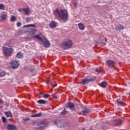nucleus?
Returning a JSON list of instances; mask_svg holds the SVG:
<instances>
[{
    "label": "nucleus",
    "instance_id": "f257e3e1",
    "mask_svg": "<svg viewBox=\"0 0 130 130\" xmlns=\"http://www.w3.org/2000/svg\"><path fill=\"white\" fill-rule=\"evenodd\" d=\"M55 12L59 16L60 19H61L62 21H66L69 19V13L66 10H58L56 9Z\"/></svg>",
    "mask_w": 130,
    "mask_h": 130
},
{
    "label": "nucleus",
    "instance_id": "f03ea898",
    "mask_svg": "<svg viewBox=\"0 0 130 130\" xmlns=\"http://www.w3.org/2000/svg\"><path fill=\"white\" fill-rule=\"evenodd\" d=\"M32 37L40 40V41L43 43L44 47L46 48H47L50 46V43L48 42V41H46V38L43 37L42 34L34 35Z\"/></svg>",
    "mask_w": 130,
    "mask_h": 130
},
{
    "label": "nucleus",
    "instance_id": "7ed1b4c3",
    "mask_svg": "<svg viewBox=\"0 0 130 130\" xmlns=\"http://www.w3.org/2000/svg\"><path fill=\"white\" fill-rule=\"evenodd\" d=\"M73 44V41L70 40V39H67L63 42L61 46L64 49H69V48H71Z\"/></svg>",
    "mask_w": 130,
    "mask_h": 130
},
{
    "label": "nucleus",
    "instance_id": "20e7f679",
    "mask_svg": "<svg viewBox=\"0 0 130 130\" xmlns=\"http://www.w3.org/2000/svg\"><path fill=\"white\" fill-rule=\"evenodd\" d=\"M14 50L12 48L5 47L3 49V52L6 56H11Z\"/></svg>",
    "mask_w": 130,
    "mask_h": 130
},
{
    "label": "nucleus",
    "instance_id": "39448f33",
    "mask_svg": "<svg viewBox=\"0 0 130 130\" xmlns=\"http://www.w3.org/2000/svg\"><path fill=\"white\" fill-rule=\"evenodd\" d=\"M10 64L11 66L10 69H11V70H15V69H18L19 67V62L13 60L10 63Z\"/></svg>",
    "mask_w": 130,
    "mask_h": 130
},
{
    "label": "nucleus",
    "instance_id": "423d86ee",
    "mask_svg": "<svg viewBox=\"0 0 130 130\" xmlns=\"http://www.w3.org/2000/svg\"><path fill=\"white\" fill-rule=\"evenodd\" d=\"M93 80L92 79H88L87 78L82 79L81 80V84L82 85H87L88 83H89V82H93Z\"/></svg>",
    "mask_w": 130,
    "mask_h": 130
},
{
    "label": "nucleus",
    "instance_id": "0eeeda50",
    "mask_svg": "<svg viewBox=\"0 0 130 130\" xmlns=\"http://www.w3.org/2000/svg\"><path fill=\"white\" fill-rule=\"evenodd\" d=\"M123 121L118 119V120H114L113 123L114 125H117V126H119L122 124Z\"/></svg>",
    "mask_w": 130,
    "mask_h": 130
},
{
    "label": "nucleus",
    "instance_id": "6e6552de",
    "mask_svg": "<svg viewBox=\"0 0 130 130\" xmlns=\"http://www.w3.org/2000/svg\"><path fill=\"white\" fill-rule=\"evenodd\" d=\"M90 112V110L86 107H83V110L82 111V115L86 116L87 113H89Z\"/></svg>",
    "mask_w": 130,
    "mask_h": 130
},
{
    "label": "nucleus",
    "instance_id": "1a4fd4ad",
    "mask_svg": "<svg viewBox=\"0 0 130 130\" xmlns=\"http://www.w3.org/2000/svg\"><path fill=\"white\" fill-rule=\"evenodd\" d=\"M1 18H2V21H6V20H7L8 18V13H7L5 12H2L1 15Z\"/></svg>",
    "mask_w": 130,
    "mask_h": 130
},
{
    "label": "nucleus",
    "instance_id": "9d476101",
    "mask_svg": "<svg viewBox=\"0 0 130 130\" xmlns=\"http://www.w3.org/2000/svg\"><path fill=\"white\" fill-rule=\"evenodd\" d=\"M106 63L109 67H113L115 65V61L111 60H107Z\"/></svg>",
    "mask_w": 130,
    "mask_h": 130
},
{
    "label": "nucleus",
    "instance_id": "9b49d317",
    "mask_svg": "<svg viewBox=\"0 0 130 130\" xmlns=\"http://www.w3.org/2000/svg\"><path fill=\"white\" fill-rule=\"evenodd\" d=\"M7 128L9 130H17V127L14 124H9L7 125Z\"/></svg>",
    "mask_w": 130,
    "mask_h": 130
},
{
    "label": "nucleus",
    "instance_id": "f8f14e48",
    "mask_svg": "<svg viewBox=\"0 0 130 130\" xmlns=\"http://www.w3.org/2000/svg\"><path fill=\"white\" fill-rule=\"evenodd\" d=\"M38 125H39L40 127L38 128L39 129H43V128L45 126L46 124L44 121H41L38 123Z\"/></svg>",
    "mask_w": 130,
    "mask_h": 130
},
{
    "label": "nucleus",
    "instance_id": "ddd939ff",
    "mask_svg": "<svg viewBox=\"0 0 130 130\" xmlns=\"http://www.w3.org/2000/svg\"><path fill=\"white\" fill-rule=\"evenodd\" d=\"M56 26H57V23H56L55 21H51L50 22V24H49V26L50 27V28L51 29H53V28H55V27H56Z\"/></svg>",
    "mask_w": 130,
    "mask_h": 130
},
{
    "label": "nucleus",
    "instance_id": "4468645a",
    "mask_svg": "<svg viewBox=\"0 0 130 130\" xmlns=\"http://www.w3.org/2000/svg\"><path fill=\"white\" fill-rule=\"evenodd\" d=\"M116 102H117V103H118L119 105H120V106H124L125 105L124 102H122V99H118L117 100H116Z\"/></svg>",
    "mask_w": 130,
    "mask_h": 130
},
{
    "label": "nucleus",
    "instance_id": "2eb2a0df",
    "mask_svg": "<svg viewBox=\"0 0 130 130\" xmlns=\"http://www.w3.org/2000/svg\"><path fill=\"white\" fill-rule=\"evenodd\" d=\"M68 107H69L70 109H71V110L72 111L75 110V105L73 103L69 102Z\"/></svg>",
    "mask_w": 130,
    "mask_h": 130
},
{
    "label": "nucleus",
    "instance_id": "dca6fc26",
    "mask_svg": "<svg viewBox=\"0 0 130 130\" xmlns=\"http://www.w3.org/2000/svg\"><path fill=\"white\" fill-rule=\"evenodd\" d=\"M28 34H30V35H33V34H35L36 33V29L34 28H30L27 31Z\"/></svg>",
    "mask_w": 130,
    "mask_h": 130
},
{
    "label": "nucleus",
    "instance_id": "f3484780",
    "mask_svg": "<svg viewBox=\"0 0 130 130\" xmlns=\"http://www.w3.org/2000/svg\"><path fill=\"white\" fill-rule=\"evenodd\" d=\"M115 29L117 31H120L121 30H123V29H124V26L121 25V24H120L118 26H116L115 27Z\"/></svg>",
    "mask_w": 130,
    "mask_h": 130
},
{
    "label": "nucleus",
    "instance_id": "a211bd4d",
    "mask_svg": "<svg viewBox=\"0 0 130 130\" xmlns=\"http://www.w3.org/2000/svg\"><path fill=\"white\" fill-rule=\"evenodd\" d=\"M37 103H38L39 104H42V105L46 104V101L44 100H40L37 101Z\"/></svg>",
    "mask_w": 130,
    "mask_h": 130
},
{
    "label": "nucleus",
    "instance_id": "6ab92c4d",
    "mask_svg": "<svg viewBox=\"0 0 130 130\" xmlns=\"http://www.w3.org/2000/svg\"><path fill=\"white\" fill-rule=\"evenodd\" d=\"M42 115V113L40 112L37 114H35L34 115H31V117H40Z\"/></svg>",
    "mask_w": 130,
    "mask_h": 130
},
{
    "label": "nucleus",
    "instance_id": "aec40b11",
    "mask_svg": "<svg viewBox=\"0 0 130 130\" xmlns=\"http://www.w3.org/2000/svg\"><path fill=\"white\" fill-rule=\"evenodd\" d=\"M78 27L80 30H83L85 29V26L82 23H79Z\"/></svg>",
    "mask_w": 130,
    "mask_h": 130
},
{
    "label": "nucleus",
    "instance_id": "412c9836",
    "mask_svg": "<svg viewBox=\"0 0 130 130\" xmlns=\"http://www.w3.org/2000/svg\"><path fill=\"white\" fill-rule=\"evenodd\" d=\"M100 86H101V87H102V88H105L106 86H107V82L105 81H103L101 84H100Z\"/></svg>",
    "mask_w": 130,
    "mask_h": 130
},
{
    "label": "nucleus",
    "instance_id": "4be33fe9",
    "mask_svg": "<svg viewBox=\"0 0 130 130\" xmlns=\"http://www.w3.org/2000/svg\"><path fill=\"white\" fill-rule=\"evenodd\" d=\"M5 114L6 115L7 117H12V116H13L12 113L10 111L6 112Z\"/></svg>",
    "mask_w": 130,
    "mask_h": 130
},
{
    "label": "nucleus",
    "instance_id": "5701e85b",
    "mask_svg": "<svg viewBox=\"0 0 130 130\" xmlns=\"http://www.w3.org/2000/svg\"><path fill=\"white\" fill-rule=\"evenodd\" d=\"M23 11L25 13V15H26V16H28L29 15V9L23 8Z\"/></svg>",
    "mask_w": 130,
    "mask_h": 130
},
{
    "label": "nucleus",
    "instance_id": "b1692460",
    "mask_svg": "<svg viewBox=\"0 0 130 130\" xmlns=\"http://www.w3.org/2000/svg\"><path fill=\"white\" fill-rule=\"evenodd\" d=\"M16 57H17V58H22L23 57V55H22V52H19L16 55Z\"/></svg>",
    "mask_w": 130,
    "mask_h": 130
},
{
    "label": "nucleus",
    "instance_id": "393cba45",
    "mask_svg": "<svg viewBox=\"0 0 130 130\" xmlns=\"http://www.w3.org/2000/svg\"><path fill=\"white\" fill-rule=\"evenodd\" d=\"M64 126V124L63 123L58 122V127H63Z\"/></svg>",
    "mask_w": 130,
    "mask_h": 130
},
{
    "label": "nucleus",
    "instance_id": "a878e982",
    "mask_svg": "<svg viewBox=\"0 0 130 130\" xmlns=\"http://www.w3.org/2000/svg\"><path fill=\"white\" fill-rule=\"evenodd\" d=\"M17 20V18H16V17L14 16H12L11 18V22H15V21Z\"/></svg>",
    "mask_w": 130,
    "mask_h": 130
},
{
    "label": "nucleus",
    "instance_id": "bb28decb",
    "mask_svg": "<svg viewBox=\"0 0 130 130\" xmlns=\"http://www.w3.org/2000/svg\"><path fill=\"white\" fill-rule=\"evenodd\" d=\"M6 76V73L4 71H2L0 72V77L3 78V77Z\"/></svg>",
    "mask_w": 130,
    "mask_h": 130
},
{
    "label": "nucleus",
    "instance_id": "cd10ccee",
    "mask_svg": "<svg viewBox=\"0 0 130 130\" xmlns=\"http://www.w3.org/2000/svg\"><path fill=\"white\" fill-rule=\"evenodd\" d=\"M50 97V95L48 94H45L43 96V98H45L46 99H47V98H49Z\"/></svg>",
    "mask_w": 130,
    "mask_h": 130
},
{
    "label": "nucleus",
    "instance_id": "c85d7f7f",
    "mask_svg": "<svg viewBox=\"0 0 130 130\" xmlns=\"http://www.w3.org/2000/svg\"><path fill=\"white\" fill-rule=\"evenodd\" d=\"M100 43L102 46H104V45H106V43L105 42H103V41H102V40H101L100 41Z\"/></svg>",
    "mask_w": 130,
    "mask_h": 130
},
{
    "label": "nucleus",
    "instance_id": "c756f323",
    "mask_svg": "<svg viewBox=\"0 0 130 130\" xmlns=\"http://www.w3.org/2000/svg\"><path fill=\"white\" fill-rule=\"evenodd\" d=\"M5 9V5L3 4H0V10H4Z\"/></svg>",
    "mask_w": 130,
    "mask_h": 130
},
{
    "label": "nucleus",
    "instance_id": "7c9ffc66",
    "mask_svg": "<svg viewBox=\"0 0 130 130\" xmlns=\"http://www.w3.org/2000/svg\"><path fill=\"white\" fill-rule=\"evenodd\" d=\"M2 121L3 123H5V122H7V118L5 117H2Z\"/></svg>",
    "mask_w": 130,
    "mask_h": 130
},
{
    "label": "nucleus",
    "instance_id": "2f4dec72",
    "mask_svg": "<svg viewBox=\"0 0 130 130\" xmlns=\"http://www.w3.org/2000/svg\"><path fill=\"white\" fill-rule=\"evenodd\" d=\"M61 113L64 115V114H67V109L66 108H64L63 110L61 112Z\"/></svg>",
    "mask_w": 130,
    "mask_h": 130
},
{
    "label": "nucleus",
    "instance_id": "473e14b6",
    "mask_svg": "<svg viewBox=\"0 0 130 130\" xmlns=\"http://www.w3.org/2000/svg\"><path fill=\"white\" fill-rule=\"evenodd\" d=\"M36 25L35 24H28L25 26V27H32L33 28H34V27H36Z\"/></svg>",
    "mask_w": 130,
    "mask_h": 130
},
{
    "label": "nucleus",
    "instance_id": "72a5a7b5",
    "mask_svg": "<svg viewBox=\"0 0 130 130\" xmlns=\"http://www.w3.org/2000/svg\"><path fill=\"white\" fill-rule=\"evenodd\" d=\"M95 72H96V73H98L99 74H100V73H101V71L99 69H96Z\"/></svg>",
    "mask_w": 130,
    "mask_h": 130
},
{
    "label": "nucleus",
    "instance_id": "f704fd0d",
    "mask_svg": "<svg viewBox=\"0 0 130 130\" xmlns=\"http://www.w3.org/2000/svg\"><path fill=\"white\" fill-rule=\"evenodd\" d=\"M21 25H22L21 22H17V27H20L21 26Z\"/></svg>",
    "mask_w": 130,
    "mask_h": 130
},
{
    "label": "nucleus",
    "instance_id": "c9c22d12",
    "mask_svg": "<svg viewBox=\"0 0 130 130\" xmlns=\"http://www.w3.org/2000/svg\"><path fill=\"white\" fill-rule=\"evenodd\" d=\"M26 22L28 23L29 22H31V19L29 18H28V17L26 18Z\"/></svg>",
    "mask_w": 130,
    "mask_h": 130
},
{
    "label": "nucleus",
    "instance_id": "e433bc0d",
    "mask_svg": "<svg viewBox=\"0 0 130 130\" xmlns=\"http://www.w3.org/2000/svg\"><path fill=\"white\" fill-rule=\"evenodd\" d=\"M50 81H51V80H50V79H47V84H49V83H50Z\"/></svg>",
    "mask_w": 130,
    "mask_h": 130
},
{
    "label": "nucleus",
    "instance_id": "4c0bfd02",
    "mask_svg": "<svg viewBox=\"0 0 130 130\" xmlns=\"http://www.w3.org/2000/svg\"><path fill=\"white\" fill-rule=\"evenodd\" d=\"M74 7L77 8V7H78V4H77V3H74Z\"/></svg>",
    "mask_w": 130,
    "mask_h": 130
},
{
    "label": "nucleus",
    "instance_id": "58836bf2",
    "mask_svg": "<svg viewBox=\"0 0 130 130\" xmlns=\"http://www.w3.org/2000/svg\"><path fill=\"white\" fill-rule=\"evenodd\" d=\"M56 86H57V84H54L52 86V89H53L54 88H55V87H56Z\"/></svg>",
    "mask_w": 130,
    "mask_h": 130
},
{
    "label": "nucleus",
    "instance_id": "ea45409f",
    "mask_svg": "<svg viewBox=\"0 0 130 130\" xmlns=\"http://www.w3.org/2000/svg\"><path fill=\"white\" fill-rule=\"evenodd\" d=\"M22 11H23V9L20 8L18 9V12H20V13H21V12H22Z\"/></svg>",
    "mask_w": 130,
    "mask_h": 130
},
{
    "label": "nucleus",
    "instance_id": "a19ab883",
    "mask_svg": "<svg viewBox=\"0 0 130 130\" xmlns=\"http://www.w3.org/2000/svg\"><path fill=\"white\" fill-rule=\"evenodd\" d=\"M54 122L55 124H56V125H58V123L57 122H56V121H54Z\"/></svg>",
    "mask_w": 130,
    "mask_h": 130
},
{
    "label": "nucleus",
    "instance_id": "79ce46f5",
    "mask_svg": "<svg viewBox=\"0 0 130 130\" xmlns=\"http://www.w3.org/2000/svg\"><path fill=\"white\" fill-rule=\"evenodd\" d=\"M1 103H4V101L0 99V104H1Z\"/></svg>",
    "mask_w": 130,
    "mask_h": 130
},
{
    "label": "nucleus",
    "instance_id": "37998d69",
    "mask_svg": "<svg viewBox=\"0 0 130 130\" xmlns=\"http://www.w3.org/2000/svg\"><path fill=\"white\" fill-rule=\"evenodd\" d=\"M27 120H30V119L29 118H27L25 120L26 121H27Z\"/></svg>",
    "mask_w": 130,
    "mask_h": 130
},
{
    "label": "nucleus",
    "instance_id": "c03bdc74",
    "mask_svg": "<svg viewBox=\"0 0 130 130\" xmlns=\"http://www.w3.org/2000/svg\"><path fill=\"white\" fill-rule=\"evenodd\" d=\"M40 95H43V93H40Z\"/></svg>",
    "mask_w": 130,
    "mask_h": 130
},
{
    "label": "nucleus",
    "instance_id": "a18cd8bd",
    "mask_svg": "<svg viewBox=\"0 0 130 130\" xmlns=\"http://www.w3.org/2000/svg\"><path fill=\"white\" fill-rule=\"evenodd\" d=\"M82 130H85V128H83Z\"/></svg>",
    "mask_w": 130,
    "mask_h": 130
},
{
    "label": "nucleus",
    "instance_id": "49530a36",
    "mask_svg": "<svg viewBox=\"0 0 130 130\" xmlns=\"http://www.w3.org/2000/svg\"><path fill=\"white\" fill-rule=\"evenodd\" d=\"M67 108H68V106H66Z\"/></svg>",
    "mask_w": 130,
    "mask_h": 130
},
{
    "label": "nucleus",
    "instance_id": "de8ad7c7",
    "mask_svg": "<svg viewBox=\"0 0 130 130\" xmlns=\"http://www.w3.org/2000/svg\"><path fill=\"white\" fill-rule=\"evenodd\" d=\"M24 69H27L26 68H25Z\"/></svg>",
    "mask_w": 130,
    "mask_h": 130
},
{
    "label": "nucleus",
    "instance_id": "09e8293b",
    "mask_svg": "<svg viewBox=\"0 0 130 130\" xmlns=\"http://www.w3.org/2000/svg\"><path fill=\"white\" fill-rule=\"evenodd\" d=\"M52 91V89H51Z\"/></svg>",
    "mask_w": 130,
    "mask_h": 130
}]
</instances>
